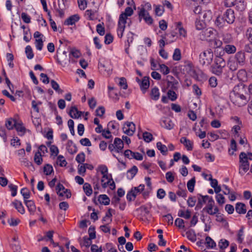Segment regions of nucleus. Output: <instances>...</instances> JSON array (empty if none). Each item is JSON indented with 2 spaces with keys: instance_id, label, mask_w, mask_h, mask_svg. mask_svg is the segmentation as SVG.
Instances as JSON below:
<instances>
[{
  "instance_id": "obj_1",
  "label": "nucleus",
  "mask_w": 252,
  "mask_h": 252,
  "mask_svg": "<svg viewBox=\"0 0 252 252\" xmlns=\"http://www.w3.org/2000/svg\"><path fill=\"white\" fill-rule=\"evenodd\" d=\"M230 99L234 104L239 107L245 105L248 102L246 97L244 94L236 92L235 90L230 93Z\"/></svg>"
},
{
  "instance_id": "obj_2",
  "label": "nucleus",
  "mask_w": 252,
  "mask_h": 252,
  "mask_svg": "<svg viewBox=\"0 0 252 252\" xmlns=\"http://www.w3.org/2000/svg\"><path fill=\"white\" fill-rule=\"evenodd\" d=\"M225 65V62L222 58L216 57L214 64L211 66V71L213 73L218 76H220Z\"/></svg>"
},
{
  "instance_id": "obj_3",
  "label": "nucleus",
  "mask_w": 252,
  "mask_h": 252,
  "mask_svg": "<svg viewBox=\"0 0 252 252\" xmlns=\"http://www.w3.org/2000/svg\"><path fill=\"white\" fill-rule=\"evenodd\" d=\"M214 54L211 49H207L199 55V63L202 65H209L213 61Z\"/></svg>"
},
{
  "instance_id": "obj_4",
  "label": "nucleus",
  "mask_w": 252,
  "mask_h": 252,
  "mask_svg": "<svg viewBox=\"0 0 252 252\" xmlns=\"http://www.w3.org/2000/svg\"><path fill=\"white\" fill-rule=\"evenodd\" d=\"M246 153L241 152L239 155V173L243 176L250 168V163L248 160L246 159Z\"/></svg>"
},
{
  "instance_id": "obj_5",
  "label": "nucleus",
  "mask_w": 252,
  "mask_h": 252,
  "mask_svg": "<svg viewBox=\"0 0 252 252\" xmlns=\"http://www.w3.org/2000/svg\"><path fill=\"white\" fill-rule=\"evenodd\" d=\"M216 34V31L212 28L202 30L198 34L199 38L201 40L210 41Z\"/></svg>"
},
{
  "instance_id": "obj_6",
  "label": "nucleus",
  "mask_w": 252,
  "mask_h": 252,
  "mask_svg": "<svg viewBox=\"0 0 252 252\" xmlns=\"http://www.w3.org/2000/svg\"><path fill=\"white\" fill-rule=\"evenodd\" d=\"M202 212H206L210 215H215L219 212V208L215 206V201L212 197L209 198L206 206L202 209Z\"/></svg>"
},
{
  "instance_id": "obj_7",
  "label": "nucleus",
  "mask_w": 252,
  "mask_h": 252,
  "mask_svg": "<svg viewBox=\"0 0 252 252\" xmlns=\"http://www.w3.org/2000/svg\"><path fill=\"white\" fill-rule=\"evenodd\" d=\"M145 186L144 184H140L138 187H133L127 192L126 198L129 201L134 200L136 196L144 191Z\"/></svg>"
},
{
  "instance_id": "obj_8",
  "label": "nucleus",
  "mask_w": 252,
  "mask_h": 252,
  "mask_svg": "<svg viewBox=\"0 0 252 252\" xmlns=\"http://www.w3.org/2000/svg\"><path fill=\"white\" fill-rule=\"evenodd\" d=\"M139 21L141 22L142 19H143L145 22L148 25L152 24L153 22V18L150 16L149 12L145 8H141L138 12Z\"/></svg>"
},
{
  "instance_id": "obj_9",
  "label": "nucleus",
  "mask_w": 252,
  "mask_h": 252,
  "mask_svg": "<svg viewBox=\"0 0 252 252\" xmlns=\"http://www.w3.org/2000/svg\"><path fill=\"white\" fill-rule=\"evenodd\" d=\"M225 22L229 24H232L234 23L235 19L234 11L231 9H227L222 15Z\"/></svg>"
},
{
  "instance_id": "obj_10",
  "label": "nucleus",
  "mask_w": 252,
  "mask_h": 252,
  "mask_svg": "<svg viewBox=\"0 0 252 252\" xmlns=\"http://www.w3.org/2000/svg\"><path fill=\"white\" fill-rule=\"evenodd\" d=\"M123 132L131 136L133 134L135 130V126L132 122H126L123 127Z\"/></svg>"
},
{
  "instance_id": "obj_11",
  "label": "nucleus",
  "mask_w": 252,
  "mask_h": 252,
  "mask_svg": "<svg viewBox=\"0 0 252 252\" xmlns=\"http://www.w3.org/2000/svg\"><path fill=\"white\" fill-rule=\"evenodd\" d=\"M126 23V20L124 19V18L122 19L119 17L118 23L117 34L118 36L120 38H122L123 36V33L125 30Z\"/></svg>"
},
{
  "instance_id": "obj_12",
  "label": "nucleus",
  "mask_w": 252,
  "mask_h": 252,
  "mask_svg": "<svg viewBox=\"0 0 252 252\" xmlns=\"http://www.w3.org/2000/svg\"><path fill=\"white\" fill-rule=\"evenodd\" d=\"M234 60L239 64L240 66H243L246 63L245 53L243 51H238L236 53Z\"/></svg>"
},
{
  "instance_id": "obj_13",
  "label": "nucleus",
  "mask_w": 252,
  "mask_h": 252,
  "mask_svg": "<svg viewBox=\"0 0 252 252\" xmlns=\"http://www.w3.org/2000/svg\"><path fill=\"white\" fill-rule=\"evenodd\" d=\"M160 126L165 129L170 130L174 127V124L169 118H164L160 121Z\"/></svg>"
},
{
  "instance_id": "obj_14",
  "label": "nucleus",
  "mask_w": 252,
  "mask_h": 252,
  "mask_svg": "<svg viewBox=\"0 0 252 252\" xmlns=\"http://www.w3.org/2000/svg\"><path fill=\"white\" fill-rule=\"evenodd\" d=\"M199 196L201 198H198V201L197 203L195 206V209L196 210H198L200 209L203 204L206 203V201L208 200H209V198H210L211 197H209L208 195H202L201 194H199Z\"/></svg>"
},
{
  "instance_id": "obj_15",
  "label": "nucleus",
  "mask_w": 252,
  "mask_h": 252,
  "mask_svg": "<svg viewBox=\"0 0 252 252\" xmlns=\"http://www.w3.org/2000/svg\"><path fill=\"white\" fill-rule=\"evenodd\" d=\"M140 87L143 93H145L150 86L149 77L145 76L140 83Z\"/></svg>"
},
{
  "instance_id": "obj_16",
  "label": "nucleus",
  "mask_w": 252,
  "mask_h": 252,
  "mask_svg": "<svg viewBox=\"0 0 252 252\" xmlns=\"http://www.w3.org/2000/svg\"><path fill=\"white\" fill-rule=\"evenodd\" d=\"M80 19V17L78 14H74L69 17L66 19L64 23L65 25H73L77 22Z\"/></svg>"
},
{
  "instance_id": "obj_17",
  "label": "nucleus",
  "mask_w": 252,
  "mask_h": 252,
  "mask_svg": "<svg viewBox=\"0 0 252 252\" xmlns=\"http://www.w3.org/2000/svg\"><path fill=\"white\" fill-rule=\"evenodd\" d=\"M114 144L116 147V152L122 153L124 148L123 141L119 138L116 137L114 139Z\"/></svg>"
},
{
  "instance_id": "obj_18",
  "label": "nucleus",
  "mask_w": 252,
  "mask_h": 252,
  "mask_svg": "<svg viewBox=\"0 0 252 252\" xmlns=\"http://www.w3.org/2000/svg\"><path fill=\"white\" fill-rule=\"evenodd\" d=\"M180 142L186 147L188 151L192 150L193 144L192 141L185 137H182L180 139Z\"/></svg>"
},
{
  "instance_id": "obj_19",
  "label": "nucleus",
  "mask_w": 252,
  "mask_h": 252,
  "mask_svg": "<svg viewBox=\"0 0 252 252\" xmlns=\"http://www.w3.org/2000/svg\"><path fill=\"white\" fill-rule=\"evenodd\" d=\"M24 203L28 208L30 214L31 215H33L36 210L34 202L32 200H27L25 201Z\"/></svg>"
},
{
  "instance_id": "obj_20",
  "label": "nucleus",
  "mask_w": 252,
  "mask_h": 252,
  "mask_svg": "<svg viewBox=\"0 0 252 252\" xmlns=\"http://www.w3.org/2000/svg\"><path fill=\"white\" fill-rule=\"evenodd\" d=\"M235 210L239 214H245L247 212L246 206L244 203L238 202L236 204Z\"/></svg>"
},
{
  "instance_id": "obj_21",
  "label": "nucleus",
  "mask_w": 252,
  "mask_h": 252,
  "mask_svg": "<svg viewBox=\"0 0 252 252\" xmlns=\"http://www.w3.org/2000/svg\"><path fill=\"white\" fill-rule=\"evenodd\" d=\"M82 112L78 111L77 108L75 106H72L71 107L69 115L72 118L77 119L81 117Z\"/></svg>"
},
{
  "instance_id": "obj_22",
  "label": "nucleus",
  "mask_w": 252,
  "mask_h": 252,
  "mask_svg": "<svg viewBox=\"0 0 252 252\" xmlns=\"http://www.w3.org/2000/svg\"><path fill=\"white\" fill-rule=\"evenodd\" d=\"M12 204L18 212L21 214H24L25 213V210L21 201L16 200L13 202Z\"/></svg>"
},
{
  "instance_id": "obj_23",
  "label": "nucleus",
  "mask_w": 252,
  "mask_h": 252,
  "mask_svg": "<svg viewBox=\"0 0 252 252\" xmlns=\"http://www.w3.org/2000/svg\"><path fill=\"white\" fill-rule=\"evenodd\" d=\"M133 13V10L131 7H127L124 12H122L119 17L127 20L128 17L131 16Z\"/></svg>"
},
{
  "instance_id": "obj_24",
  "label": "nucleus",
  "mask_w": 252,
  "mask_h": 252,
  "mask_svg": "<svg viewBox=\"0 0 252 252\" xmlns=\"http://www.w3.org/2000/svg\"><path fill=\"white\" fill-rule=\"evenodd\" d=\"M112 181V178H111V175L110 177H109L108 174L106 175H103L101 180L102 187L103 188H106L108 186L109 183H110V181Z\"/></svg>"
},
{
  "instance_id": "obj_25",
  "label": "nucleus",
  "mask_w": 252,
  "mask_h": 252,
  "mask_svg": "<svg viewBox=\"0 0 252 252\" xmlns=\"http://www.w3.org/2000/svg\"><path fill=\"white\" fill-rule=\"evenodd\" d=\"M159 89L157 87H155L151 89L150 96L152 99L154 100H158L159 98Z\"/></svg>"
},
{
  "instance_id": "obj_26",
  "label": "nucleus",
  "mask_w": 252,
  "mask_h": 252,
  "mask_svg": "<svg viewBox=\"0 0 252 252\" xmlns=\"http://www.w3.org/2000/svg\"><path fill=\"white\" fill-rule=\"evenodd\" d=\"M138 172V168L136 166L133 165L132 168L127 172V177L128 179H132L135 176Z\"/></svg>"
},
{
  "instance_id": "obj_27",
  "label": "nucleus",
  "mask_w": 252,
  "mask_h": 252,
  "mask_svg": "<svg viewBox=\"0 0 252 252\" xmlns=\"http://www.w3.org/2000/svg\"><path fill=\"white\" fill-rule=\"evenodd\" d=\"M227 65L230 70L232 71L236 70L238 67L240 66L239 64L234 59H230L227 63Z\"/></svg>"
},
{
  "instance_id": "obj_28",
  "label": "nucleus",
  "mask_w": 252,
  "mask_h": 252,
  "mask_svg": "<svg viewBox=\"0 0 252 252\" xmlns=\"http://www.w3.org/2000/svg\"><path fill=\"white\" fill-rule=\"evenodd\" d=\"M223 51L228 54H234L236 51V47L231 44H227L223 47Z\"/></svg>"
},
{
  "instance_id": "obj_29",
  "label": "nucleus",
  "mask_w": 252,
  "mask_h": 252,
  "mask_svg": "<svg viewBox=\"0 0 252 252\" xmlns=\"http://www.w3.org/2000/svg\"><path fill=\"white\" fill-rule=\"evenodd\" d=\"M98 201L100 204L108 205L110 203V200L106 194H101L98 196Z\"/></svg>"
},
{
  "instance_id": "obj_30",
  "label": "nucleus",
  "mask_w": 252,
  "mask_h": 252,
  "mask_svg": "<svg viewBox=\"0 0 252 252\" xmlns=\"http://www.w3.org/2000/svg\"><path fill=\"white\" fill-rule=\"evenodd\" d=\"M205 244L208 249H213L216 246L215 241L209 236L206 237Z\"/></svg>"
},
{
  "instance_id": "obj_31",
  "label": "nucleus",
  "mask_w": 252,
  "mask_h": 252,
  "mask_svg": "<svg viewBox=\"0 0 252 252\" xmlns=\"http://www.w3.org/2000/svg\"><path fill=\"white\" fill-rule=\"evenodd\" d=\"M83 190L86 195L90 196L93 193V189L91 185L88 183H85L83 185Z\"/></svg>"
},
{
  "instance_id": "obj_32",
  "label": "nucleus",
  "mask_w": 252,
  "mask_h": 252,
  "mask_svg": "<svg viewBox=\"0 0 252 252\" xmlns=\"http://www.w3.org/2000/svg\"><path fill=\"white\" fill-rule=\"evenodd\" d=\"M186 236L189 240L192 242H194L196 240V236L193 230L190 229L186 232Z\"/></svg>"
},
{
  "instance_id": "obj_33",
  "label": "nucleus",
  "mask_w": 252,
  "mask_h": 252,
  "mask_svg": "<svg viewBox=\"0 0 252 252\" xmlns=\"http://www.w3.org/2000/svg\"><path fill=\"white\" fill-rule=\"evenodd\" d=\"M157 147L163 155H166L168 149L165 145H163L161 142H158L157 143Z\"/></svg>"
},
{
  "instance_id": "obj_34",
  "label": "nucleus",
  "mask_w": 252,
  "mask_h": 252,
  "mask_svg": "<svg viewBox=\"0 0 252 252\" xmlns=\"http://www.w3.org/2000/svg\"><path fill=\"white\" fill-rule=\"evenodd\" d=\"M215 25L219 28H222L225 25V22L223 18V17L218 16L215 20Z\"/></svg>"
},
{
  "instance_id": "obj_35",
  "label": "nucleus",
  "mask_w": 252,
  "mask_h": 252,
  "mask_svg": "<svg viewBox=\"0 0 252 252\" xmlns=\"http://www.w3.org/2000/svg\"><path fill=\"white\" fill-rule=\"evenodd\" d=\"M83 241L80 243V245L82 247H85L86 248H89L92 244V240L90 237H88L87 236L83 237Z\"/></svg>"
},
{
  "instance_id": "obj_36",
  "label": "nucleus",
  "mask_w": 252,
  "mask_h": 252,
  "mask_svg": "<svg viewBox=\"0 0 252 252\" xmlns=\"http://www.w3.org/2000/svg\"><path fill=\"white\" fill-rule=\"evenodd\" d=\"M195 184V177L192 178L187 183V188L189 191L192 192L194 190V188Z\"/></svg>"
},
{
  "instance_id": "obj_37",
  "label": "nucleus",
  "mask_w": 252,
  "mask_h": 252,
  "mask_svg": "<svg viewBox=\"0 0 252 252\" xmlns=\"http://www.w3.org/2000/svg\"><path fill=\"white\" fill-rule=\"evenodd\" d=\"M178 216L180 217L184 218L186 219H189L191 216V213L187 210L186 212L182 210H180L178 212Z\"/></svg>"
},
{
  "instance_id": "obj_38",
  "label": "nucleus",
  "mask_w": 252,
  "mask_h": 252,
  "mask_svg": "<svg viewBox=\"0 0 252 252\" xmlns=\"http://www.w3.org/2000/svg\"><path fill=\"white\" fill-rule=\"evenodd\" d=\"M50 82L52 88L56 92L59 94H62L63 93V91L60 89L59 85L54 80H51Z\"/></svg>"
},
{
  "instance_id": "obj_39",
  "label": "nucleus",
  "mask_w": 252,
  "mask_h": 252,
  "mask_svg": "<svg viewBox=\"0 0 252 252\" xmlns=\"http://www.w3.org/2000/svg\"><path fill=\"white\" fill-rule=\"evenodd\" d=\"M235 5L236 9L239 11H243L246 8V5L243 1H236Z\"/></svg>"
},
{
  "instance_id": "obj_40",
  "label": "nucleus",
  "mask_w": 252,
  "mask_h": 252,
  "mask_svg": "<svg viewBox=\"0 0 252 252\" xmlns=\"http://www.w3.org/2000/svg\"><path fill=\"white\" fill-rule=\"evenodd\" d=\"M173 60L176 61H179L181 59V52L179 48H176L174 50L172 56Z\"/></svg>"
},
{
  "instance_id": "obj_41",
  "label": "nucleus",
  "mask_w": 252,
  "mask_h": 252,
  "mask_svg": "<svg viewBox=\"0 0 252 252\" xmlns=\"http://www.w3.org/2000/svg\"><path fill=\"white\" fill-rule=\"evenodd\" d=\"M21 193L23 196L24 201L27 200L30 197V191L27 188H23L21 190Z\"/></svg>"
},
{
  "instance_id": "obj_42",
  "label": "nucleus",
  "mask_w": 252,
  "mask_h": 252,
  "mask_svg": "<svg viewBox=\"0 0 252 252\" xmlns=\"http://www.w3.org/2000/svg\"><path fill=\"white\" fill-rule=\"evenodd\" d=\"M25 53L28 59L31 60L33 58L34 54L31 46L28 45L26 46L25 48Z\"/></svg>"
},
{
  "instance_id": "obj_43",
  "label": "nucleus",
  "mask_w": 252,
  "mask_h": 252,
  "mask_svg": "<svg viewBox=\"0 0 252 252\" xmlns=\"http://www.w3.org/2000/svg\"><path fill=\"white\" fill-rule=\"evenodd\" d=\"M63 56H64V59L62 60H59V59L58 58L57 62L60 64L65 66L69 62V60L67 57V52L66 51L63 52Z\"/></svg>"
},
{
  "instance_id": "obj_44",
  "label": "nucleus",
  "mask_w": 252,
  "mask_h": 252,
  "mask_svg": "<svg viewBox=\"0 0 252 252\" xmlns=\"http://www.w3.org/2000/svg\"><path fill=\"white\" fill-rule=\"evenodd\" d=\"M143 138L144 140L147 143H149L153 139V135L148 132L145 131L143 133Z\"/></svg>"
},
{
  "instance_id": "obj_45",
  "label": "nucleus",
  "mask_w": 252,
  "mask_h": 252,
  "mask_svg": "<svg viewBox=\"0 0 252 252\" xmlns=\"http://www.w3.org/2000/svg\"><path fill=\"white\" fill-rule=\"evenodd\" d=\"M222 40L225 43H230L233 40V37L230 33H224L222 35Z\"/></svg>"
},
{
  "instance_id": "obj_46",
  "label": "nucleus",
  "mask_w": 252,
  "mask_h": 252,
  "mask_svg": "<svg viewBox=\"0 0 252 252\" xmlns=\"http://www.w3.org/2000/svg\"><path fill=\"white\" fill-rule=\"evenodd\" d=\"M42 160L41 153L39 151H38L35 154L34 161L37 165H39L42 163Z\"/></svg>"
},
{
  "instance_id": "obj_47",
  "label": "nucleus",
  "mask_w": 252,
  "mask_h": 252,
  "mask_svg": "<svg viewBox=\"0 0 252 252\" xmlns=\"http://www.w3.org/2000/svg\"><path fill=\"white\" fill-rule=\"evenodd\" d=\"M53 171V167L49 164H46L43 167V172L46 175H50Z\"/></svg>"
},
{
  "instance_id": "obj_48",
  "label": "nucleus",
  "mask_w": 252,
  "mask_h": 252,
  "mask_svg": "<svg viewBox=\"0 0 252 252\" xmlns=\"http://www.w3.org/2000/svg\"><path fill=\"white\" fill-rule=\"evenodd\" d=\"M77 162L79 163L82 164L85 160V155L84 153L81 152L78 154L75 158Z\"/></svg>"
},
{
  "instance_id": "obj_49",
  "label": "nucleus",
  "mask_w": 252,
  "mask_h": 252,
  "mask_svg": "<svg viewBox=\"0 0 252 252\" xmlns=\"http://www.w3.org/2000/svg\"><path fill=\"white\" fill-rule=\"evenodd\" d=\"M229 242L225 239H221L219 242V247L220 249H224L229 246Z\"/></svg>"
},
{
  "instance_id": "obj_50",
  "label": "nucleus",
  "mask_w": 252,
  "mask_h": 252,
  "mask_svg": "<svg viewBox=\"0 0 252 252\" xmlns=\"http://www.w3.org/2000/svg\"><path fill=\"white\" fill-rule=\"evenodd\" d=\"M119 85L123 89L126 90L127 88L126 80L125 77H121L119 79Z\"/></svg>"
},
{
  "instance_id": "obj_51",
  "label": "nucleus",
  "mask_w": 252,
  "mask_h": 252,
  "mask_svg": "<svg viewBox=\"0 0 252 252\" xmlns=\"http://www.w3.org/2000/svg\"><path fill=\"white\" fill-rule=\"evenodd\" d=\"M182 23L178 22L177 23V28L179 29V32L181 36L186 37L187 34L186 31L181 27Z\"/></svg>"
},
{
  "instance_id": "obj_52",
  "label": "nucleus",
  "mask_w": 252,
  "mask_h": 252,
  "mask_svg": "<svg viewBox=\"0 0 252 252\" xmlns=\"http://www.w3.org/2000/svg\"><path fill=\"white\" fill-rule=\"evenodd\" d=\"M35 45L36 49L38 50L41 51L43 46V42L42 39L41 38L36 39L35 41Z\"/></svg>"
},
{
  "instance_id": "obj_53",
  "label": "nucleus",
  "mask_w": 252,
  "mask_h": 252,
  "mask_svg": "<svg viewBox=\"0 0 252 252\" xmlns=\"http://www.w3.org/2000/svg\"><path fill=\"white\" fill-rule=\"evenodd\" d=\"M64 186L61 183H59L56 187L57 193L60 196H63V193L61 191L65 189Z\"/></svg>"
},
{
  "instance_id": "obj_54",
  "label": "nucleus",
  "mask_w": 252,
  "mask_h": 252,
  "mask_svg": "<svg viewBox=\"0 0 252 252\" xmlns=\"http://www.w3.org/2000/svg\"><path fill=\"white\" fill-rule=\"evenodd\" d=\"M54 7L56 11L58 13L59 16L61 18H63L64 16V12L63 9L61 8L60 4H59V7H57L55 3H54Z\"/></svg>"
},
{
  "instance_id": "obj_55",
  "label": "nucleus",
  "mask_w": 252,
  "mask_h": 252,
  "mask_svg": "<svg viewBox=\"0 0 252 252\" xmlns=\"http://www.w3.org/2000/svg\"><path fill=\"white\" fill-rule=\"evenodd\" d=\"M14 120L10 118L8 119L5 123V126L7 127V128L9 130L12 129L13 128V126H15V124H16V123L15 122L13 124Z\"/></svg>"
},
{
  "instance_id": "obj_56",
  "label": "nucleus",
  "mask_w": 252,
  "mask_h": 252,
  "mask_svg": "<svg viewBox=\"0 0 252 252\" xmlns=\"http://www.w3.org/2000/svg\"><path fill=\"white\" fill-rule=\"evenodd\" d=\"M165 178L169 183H172L175 179L174 174L171 171L167 172L165 174Z\"/></svg>"
},
{
  "instance_id": "obj_57",
  "label": "nucleus",
  "mask_w": 252,
  "mask_h": 252,
  "mask_svg": "<svg viewBox=\"0 0 252 252\" xmlns=\"http://www.w3.org/2000/svg\"><path fill=\"white\" fill-rule=\"evenodd\" d=\"M88 233L91 239H95L96 237L95 227L92 226H90L88 229Z\"/></svg>"
},
{
  "instance_id": "obj_58",
  "label": "nucleus",
  "mask_w": 252,
  "mask_h": 252,
  "mask_svg": "<svg viewBox=\"0 0 252 252\" xmlns=\"http://www.w3.org/2000/svg\"><path fill=\"white\" fill-rule=\"evenodd\" d=\"M134 158L136 160H142L143 159V156L138 152H133L132 151L130 159Z\"/></svg>"
},
{
  "instance_id": "obj_59",
  "label": "nucleus",
  "mask_w": 252,
  "mask_h": 252,
  "mask_svg": "<svg viewBox=\"0 0 252 252\" xmlns=\"http://www.w3.org/2000/svg\"><path fill=\"white\" fill-rule=\"evenodd\" d=\"M101 133L103 137L105 138L106 139H110L111 141H112V136L109 129H108L107 130L104 129Z\"/></svg>"
},
{
  "instance_id": "obj_60",
  "label": "nucleus",
  "mask_w": 252,
  "mask_h": 252,
  "mask_svg": "<svg viewBox=\"0 0 252 252\" xmlns=\"http://www.w3.org/2000/svg\"><path fill=\"white\" fill-rule=\"evenodd\" d=\"M246 36L252 45V28H248L246 32Z\"/></svg>"
},
{
  "instance_id": "obj_61",
  "label": "nucleus",
  "mask_w": 252,
  "mask_h": 252,
  "mask_svg": "<svg viewBox=\"0 0 252 252\" xmlns=\"http://www.w3.org/2000/svg\"><path fill=\"white\" fill-rule=\"evenodd\" d=\"M167 95L171 101H175L177 99V94L173 91L169 90L167 92Z\"/></svg>"
},
{
  "instance_id": "obj_62",
  "label": "nucleus",
  "mask_w": 252,
  "mask_h": 252,
  "mask_svg": "<svg viewBox=\"0 0 252 252\" xmlns=\"http://www.w3.org/2000/svg\"><path fill=\"white\" fill-rule=\"evenodd\" d=\"M175 224L180 228H184L185 227L184 220L181 219L177 218L176 219Z\"/></svg>"
},
{
  "instance_id": "obj_63",
  "label": "nucleus",
  "mask_w": 252,
  "mask_h": 252,
  "mask_svg": "<svg viewBox=\"0 0 252 252\" xmlns=\"http://www.w3.org/2000/svg\"><path fill=\"white\" fill-rule=\"evenodd\" d=\"M160 71L164 75L168 74L170 72L169 68L164 64H159Z\"/></svg>"
},
{
  "instance_id": "obj_64",
  "label": "nucleus",
  "mask_w": 252,
  "mask_h": 252,
  "mask_svg": "<svg viewBox=\"0 0 252 252\" xmlns=\"http://www.w3.org/2000/svg\"><path fill=\"white\" fill-rule=\"evenodd\" d=\"M96 32L100 35H103L105 34L104 27L100 24L97 25Z\"/></svg>"
}]
</instances>
